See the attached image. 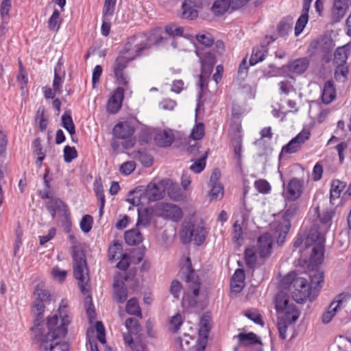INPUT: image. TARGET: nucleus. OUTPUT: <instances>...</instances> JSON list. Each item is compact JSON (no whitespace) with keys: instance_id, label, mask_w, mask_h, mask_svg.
Instances as JSON below:
<instances>
[{"instance_id":"obj_1","label":"nucleus","mask_w":351,"mask_h":351,"mask_svg":"<svg viewBox=\"0 0 351 351\" xmlns=\"http://www.w3.org/2000/svg\"><path fill=\"white\" fill-rule=\"evenodd\" d=\"M47 304L34 301L32 313L35 315L34 325L31 327L32 339L34 343L39 344V351H51L59 344L58 339H64L67 332V327L71 322L69 314V304L66 300H62L58 313L49 316L47 322L43 321Z\"/></svg>"},{"instance_id":"obj_2","label":"nucleus","mask_w":351,"mask_h":351,"mask_svg":"<svg viewBox=\"0 0 351 351\" xmlns=\"http://www.w3.org/2000/svg\"><path fill=\"white\" fill-rule=\"evenodd\" d=\"M310 284L304 278L295 277L293 275H287L281 282L282 285L292 291L293 299L299 304H302L311 297V290L317 289L322 287L324 282V272L320 270L312 271L309 274Z\"/></svg>"},{"instance_id":"obj_3","label":"nucleus","mask_w":351,"mask_h":351,"mask_svg":"<svg viewBox=\"0 0 351 351\" xmlns=\"http://www.w3.org/2000/svg\"><path fill=\"white\" fill-rule=\"evenodd\" d=\"M151 46V39L146 34H137L128 38L118 53L132 62L143 56Z\"/></svg>"},{"instance_id":"obj_4","label":"nucleus","mask_w":351,"mask_h":351,"mask_svg":"<svg viewBox=\"0 0 351 351\" xmlns=\"http://www.w3.org/2000/svg\"><path fill=\"white\" fill-rule=\"evenodd\" d=\"M72 258L74 277L82 293L86 294L89 290L86 256L82 250L75 247L72 250Z\"/></svg>"},{"instance_id":"obj_5","label":"nucleus","mask_w":351,"mask_h":351,"mask_svg":"<svg viewBox=\"0 0 351 351\" xmlns=\"http://www.w3.org/2000/svg\"><path fill=\"white\" fill-rule=\"evenodd\" d=\"M130 62L125 56L118 53L112 66L113 77L116 82L126 88L129 86L130 82V77L126 71Z\"/></svg>"},{"instance_id":"obj_6","label":"nucleus","mask_w":351,"mask_h":351,"mask_svg":"<svg viewBox=\"0 0 351 351\" xmlns=\"http://www.w3.org/2000/svg\"><path fill=\"white\" fill-rule=\"evenodd\" d=\"M206 229L201 226L189 223L185 226L182 232V243L186 244L193 240L197 245H201L205 241Z\"/></svg>"},{"instance_id":"obj_7","label":"nucleus","mask_w":351,"mask_h":351,"mask_svg":"<svg viewBox=\"0 0 351 351\" xmlns=\"http://www.w3.org/2000/svg\"><path fill=\"white\" fill-rule=\"evenodd\" d=\"M156 210L158 215L173 221H179L183 217L182 209L173 204L160 202L156 205Z\"/></svg>"},{"instance_id":"obj_8","label":"nucleus","mask_w":351,"mask_h":351,"mask_svg":"<svg viewBox=\"0 0 351 351\" xmlns=\"http://www.w3.org/2000/svg\"><path fill=\"white\" fill-rule=\"evenodd\" d=\"M283 186H285V184ZM284 187L285 189L282 192V195L285 199L295 202L298 199L302 194L304 180L298 178H293L289 180L287 185Z\"/></svg>"},{"instance_id":"obj_9","label":"nucleus","mask_w":351,"mask_h":351,"mask_svg":"<svg viewBox=\"0 0 351 351\" xmlns=\"http://www.w3.org/2000/svg\"><path fill=\"white\" fill-rule=\"evenodd\" d=\"M310 136V130L304 128L296 136L282 147L280 156L285 153L289 154L296 153L300 149L302 145L309 139Z\"/></svg>"},{"instance_id":"obj_10","label":"nucleus","mask_w":351,"mask_h":351,"mask_svg":"<svg viewBox=\"0 0 351 351\" xmlns=\"http://www.w3.org/2000/svg\"><path fill=\"white\" fill-rule=\"evenodd\" d=\"M124 98L123 87L118 86L112 93L106 104V110L109 114H117L121 108Z\"/></svg>"},{"instance_id":"obj_11","label":"nucleus","mask_w":351,"mask_h":351,"mask_svg":"<svg viewBox=\"0 0 351 351\" xmlns=\"http://www.w3.org/2000/svg\"><path fill=\"white\" fill-rule=\"evenodd\" d=\"M186 262L187 265L184 268H182V273L185 274V281L190 283L189 289L192 291L193 296L197 298L199 293V282L198 277L195 274L189 257L186 258Z\"/></svg>"},{"instance_id":"obj_12","label":"nucleus","mask_w":351,"mask_h":351,"mask_svg":"<svg viewBox=\"0 0 351 351\" xmlns=\"http://www.w3.org/2000/svg\"><path fill=\"white\" fill-rule=\"evenodd\" d=\"M45 205L53 219L56 218L57 212L60 215H68L67 205L58 197L51 196L49 200L45 202Z\"/></svg>"},{"instance_id":"obj_13","label":"nucleus","mask_w":351,"mask_h":351,"mask_svg":"<svg viewBox=\"0 0 351 351\" xmlns=\"http://www.w3.org/2000/svg\"><path fill=\"white\" fill-rule=\"evenodd\" d=\"M273 245V239L269 233L266 232L261 235L257 240L256 250L261 258H266L271 254Z\"/></svg>"},{"instance_id":"obj_14","label":"nucleus","mask_w":351,"mask_h":351,"mask_svg":"<svg viewBox=\"0 0 351 351\" xmlns=\"http://www.w3.org/2000/svg\"><path fill=\"white\" fill-rule=\"evenodd\" d=\"M348 8V0H335L331 10L330 22L332 24L340 22Z\"/></svg>"},{"instance_id":"obj_15","label":"nucleus","mask_w":351,"mask_h":351,"mask_svg":"<svg viewBox=\"0 0 351 351\" xmlns=\"http://www.w3.org/2000/svg\"><path fill=\"white\" fill-rule=\"evenodd\" d=\"M134 132V128L128 121H122L116 124L113 128V136L120 139L130 138Z\"/></svg>"},{"instance_id":"obj_16","label":"nucleus","mask_w":351,"mask_h":351,"mask_svg":"<svg viewBox=\"0 0 351 351\" xmlns=\"http://www.w3.org/2000/svg\"><path fill=\"white\" fill-rule=\"evenodd\" d=\"M201 3L190 0H185L182 5L181 17L184 19L193 20L198 16L196 8H199Z\"/></svg>"},{"instance_id":"obj_17","label":"nucleus","mask_w":351,"mask_h":351,"mask_svg":"<svg viewBox=\"0 0 351 351\" xmlns=\"http://www.w3.org/2000/svg\"><path fill=\"white\" fill-rule=\"evenodd\" d=\"M310 60L307 57L300 58L291 61L288 64L289 72L295 75L303 74L308 68Z\"/></svg>"},{"instance_id":"obj_18","label":"nucleus","mask_w":351,"mask_h":351,"mask_svg":"<svg viewBox=\"0 0 351 351\" xmlns=\"http://www.w3.org/2000/svg\"><path fill=\"white\" fill-rule=\"evenodd\" d=\"M154 141L159 147H169L174 141V135L170 130H160L155 134Z\"/></svg>"},{"instance_id":"obj_19","label":"nucleus","mask_w":351,"mask_h":351,"mask_svg":"<svg viewBox=\"0 0 351 351\" xmlns=\"http://www.w3.org/2000/svg\"><path fill=\"white\" fill-rule=\"evenodd\" d=\"M114 299L118 303H123L128 298V289L124 282L118 279L114 280Z\"/></svg>"},{"instance_id":"obj_20","label":"nucleus","mask_w":351,"mask_h":351,"mask_svg":"<svg viewBox=\"0 0 351 351\" xmlns=\"http://www.w3.org/2000/svg\"><path fill=\"white\" fill-rule=\"evenodd\" d=\"M336 97V90L335 84L332 81H327L324 83L322 94V100L325 104H330Z\"/></svg>"},{"instance_id":"obj_21","label":"nucleus","mask_w":351,"mask_h":351,"mask_svg":"<svg viewBox=\"0 0 351 351\" xmlns=\"http://www.w3.org/2000/svg\"><path fill=\"white\" fill-rule=\"evenodd\" d=\"M339 298L332 302L328 308V310L324 313L322 315V322L324 324L329 323L332 317L336 315L337 312L341 308L343 301Z\"/></svg>"},{"instance_id":"obj_22","label":"nucleus","mask_w":351,"mask_h":351,"mask_svg":"<svg viewBox=\"0 0 351 351\" xmlns=\"http://www.w3.org/2000/svg\"><path fill=\"white\" fill-rule=\"evenodd\" d=\"M310 242L314 243L315 245H324V234L319 230L316 226H313L307 234L306 239V245H308Z\"/></svg>"},{"instance_id":"obj_23","label":"nucleus","mask_w":351,"mask_h":351,"mask_svg":"<svg viewBox=\"0 0 351 351\" xmlns=\"http://www.w3.org/2000/svg\"><path fill=\"white\" fill-rule=\"evenodd\" d=\"M351 47L349 44L338 47L334 53V61L339 66H343L350 54Z\"/></svg>"},{"instance_id":"obj_24","label":"nucleus","mask_w":351,"mask_h":351,"mask_svg":"<svg viewBox=\"0 0 351 351\" xmlns=\"http://www.w3.org/2000/svg\"><path fill=\"white\" fill-rule=\"evenodd\" d=\"M164 191L156 184H149L145 189V197L149 202L159 200L163 197Z\"/></svg>"},{"instance_id":"obj_25","label":"nucleus","mask_w":351,"mask_h":351,"mask_svg":"<svg viewBox=\"0 0 351 351\" xmlns=\"http://www.w3.org/2000/svg\"><path fill=\"white\" fill-rule=\"evenodd\" d=\"M195 53L199 58L201 64L215 65L216 62L215 56L210 50L205 51V49L197 46Z\"/></svg>"},{"instance_id":"obj_26","label":"nucleus","mask_w":351,"mask_h":351,"mask_svg":"<svg viewBox=\"0 0 351 351\" xmlns=\"http://www.w3.org/2000/svg\"><path fill=\"white\" fill-rule=\"evenodd\" d=\"M280 313L283 314V317L281 319L289 322V324H295L300 315V312L296 305L293 303L291 304L289 307L285 308Z\"/></svg>"},{"instance_id":"obj_27","label":"nucleus","mask_w":351,"mask_h":351,"mask_svg":"<svg viewBox=\"0 0 351 351\" xmlns=\"http://www.w3.org/2000/svg\"><path fill=\"white\" fill-rule=\"evenodd\" d=\"M267 53L266 47L263 45L256 46L252 49V53L250 58V64L254 66L258 62H262Z\"/></svg>"},{"instance_id":"obj_28","label":"nucleus","mask_w":351,"mask_h":351,"mask_svg":"<svg viewBox=\"0 0 351 351\" xmlns=\"http://www.w3.org/2000/svg\"><path fill=\"white\" fill-rule=\"evenodd\" d=\"M241 344L244 346L258 344V348H262L261 340L256 334L253 332L244 333L241 332L237 335Z\"/></svg>"},{"instance_id":"obj_29","label":"nucleus","mask_w":351,"mask_h":351,"mask_svg":"<svg viewBox=\"0 0 351 351\" xmlns=\"http://www.w3.org/2000/svg\"><path fill=\"white\" fill-rule=\"evenodd\" d=\"M125 241L129 245H136L143 241V236L137 229H132L125 232Z\"/></svg>"},{"instance_id":"obj_30","label":"nucleus","mask_w":351,"mask_h":351,"mask_svg":"<svg viewBox=\"0 0 351 351\" xmlns=\"http://www.w3.org/2000/svg\"><path fill=\"white\" fill-rule=\"evenodd\" d=\"M230 6H232V3L230 0H216L211 9L215 15L221 16L225 14Z\"/></svg>"},{"instance_id":"obj_31","label":"nucleus","mask_w":351,"mask_h":351,"mask_svg":"<svg viewBox=\"0 0 351 351\" xmlns=\"http://www.w3.org/2000/svg\"><path fill=\"white\" fill-rule=\"evenodd\" d=\"M324 245H314L312 254L310 256V262L315 265H320L323 261Z\"/></svg>"},{"instance_id":"obj_32","label":"nucleus","mask_w":351,"mask_h":351,"mask_svg":"<svg viewBox=\"0 0 351 351\" xmlns=\"http://www.w3.org/2000/svg\"><path fill=\"white\" fill-rule=\"evenodd\" d=\"M291 304L289 302V297L286 293L281 292L276 295L275 307L277 313H280L285 308L289 307Z\"/></svg>"},{"instance_id":"obj_33","label":"nucleus","mask_w":351,"mask_h":351,"mask_svg":"<svg viewBox=\"0 0 351 351\" xmlns=\"http://www.w3.org/2000/svg\"><path fill=\"white\" fill-rule=\"evenodd\" d=\"M122 243L118 240H114L108 248V259L113 261L119 258L122 254Z\"/></svg>"},{"instance_id":"obj_34","label":"nucleus","mask_w":351,"mask_h":351,"mask_svg":"<svg viewBox=\"0 0 351 351\" xmlns=\"http://www.w3.org/2000/svg\"><path fill=\"white\" fill-rule=\"evenodd\" d=\"M290 228L291 221L289 220H283L282 222H280L278 224L276 230L278 232V237L277 239V243L278 245H282Z\"/></svg>"},{"instance_id":"obj_35","label":"nucleus","mask_w":351,"mask_h":351,"mask_svg":"<svg viewBox=\"0 0 351 351\" xmlns=\"http://www.w3.org/2000/svg\"><path fill=\"white\" fill-rule=\"evenodd\" d=\"M258 252L254 246L247 247L245 250V261L246 265L250 269H254L257 263Z\"/></svg>"},{"instance_id":"obj_36","label":"nucleus","mask_w":351,"mask_h":351,"mask_svg":"<svg viewBox=\"0 0 351 351\" xmlns=\"http://www.w3.org/2000/svg\"><path fill=\"white\" fill-rule=\"evenodd\" d=\"M346 184L339 180H335L332 182L330 191V199L332 202V199L339 198L341 191L346 187Z\"/></svg>"},{"instance_id":"obj_37","label":"nucleus","mask_w":351,"mask_h":351,"mask_svg":"<svg viewBox=\"0 0 351 351\" xmlns=\"http://www.w3.org/2000/svg\"><path fill=\"white\" fill-rule=\"evenodd\" d=\"M315 215L319 217L320 221L324 226L325 229H328L330 226V222L334 216L335 213L332 210L326 209L322 213H319V207L314 209Z\"/></svg>"},{"instance_id":"obj_38","label":"nucleus","mask_w":351,"mask_h":351,"mask_svg":"<svg viewBox=\"0 0 351 351\" xmlns=\"http://www.w3.org/2000/svg\"><path fill=\"white\" fill-rule=\"evenodd\" d=\"M293 25V18L291 16L282 19L278 25V33L280 36H287L291 30Z\"/></svg>"},{"instance_id":"obj_39","label":"nucleus","mask_w":351,"mask_h":351,"mask_svg":"<svg viewBox=\"0 0 351 351\" xmlns=\"http://www.w3.org/2000/svg\"><path fill=\"white\" fill-rule=\"evenodd\" d=\"M125 310L128 314L133 315L139 317H142L138 302L135 298H131L128 301Z\"/></svg>"},{"instance_id":"obj_40","label":"nucleus","mask_w":351,"mask_h":351,"mask_svg":"<svg viewBox=\"0 0 351 351\" xmlns=\"http://www.w3.org/2000/svg\"><path fill=\"white\" fill-rule=\"evenodd\" d=\"M210 317L207 315H203L200 319L199 335V337L208 339L210 332Z\"/></svg>"},{"instance_id":"obj_41","label":"nucleus","mask_w":351,"mask_h":351,"mask_svg":"<svg viewBox=\"0 0 351 351\" xmlns=\"http://www.w3.org/2000/svg\"><path fill=\"white\" fill-rule=\"evenodd\" d=\"M300 213V204L298 202H292L287 205V209L284 215L283 220H289L299 215Z\"/></svg>"},{"instance_id":"obj_42","label":"nucleus","mask_w":351,"mask_h":351,"mask_svg":"<svg viewBox=\"0 0 351 351\" xmlns=\"http://www.w3.org/2000/svg\"><path fill=\"white\" fill-rule=\"evenodd\" d=\"M34 294L36 297V300L45 302L46 304L50 303V301H51L50 292L47 289H43L40 285H37L35 287Z\"/></svg>"},{"instance_id":"obj_43","label":"nucleus","mask_w":351,"mask_h":351,"mask_svg":"<svg viewBox=\"0 0 351 351\" xmlns=\"http://www.w3.org/2000/svg\"><path fill=\"white\" fill-rule=\"evenodd\" d=\"M61 23L62 20L60 19V12L57 9H55L52 15L49 19L48 27L51 31L58 32L60 29Z\"/></svg>"},{"instance_id":"obj_44","label":"nucleus","mask_w":351,"mask_h":351,"mask_svg":"<svg viewBox=\"0 0 351 351\" xmlns=\"http://www.w3.org/2000/svg\"><path fill=\"white\" fill-rule=\"evenodd\" d=\"M35 119L36 121H38L40 130L41 132L45 131L48 124V118L45 115V107L41 106L38 108Z\"/></svg>"},{"instance_id":"obj_45","label":"nucleus","mask_w":351,"mask_h":351,"mask_svg":"<svg viewBox=\"0 0 351 351\" xmlns=\"http://www.w3.org/2000/svg\"><path fill=\"white\" fill-rule=\"evenodd\" d=\"M94 191L95 193V195L97 199L99 202V213L101 215L103 213V210L105 206V195L103 189V186L101 184L95 182L94 183Z\"/></svg>"},{"instance_id":"obj_46","label":"nucleus","mask_w":351,"mask_h":351,"mask_svg":"<svg viewBox=\"0 0 351 351\" xmlns=\"http://www.w3.org/2000/svg\"><path fill=\"white\" fill-rule=\"evenodd\" d=\"M117 0H105L102 15L103 17H111L114 14Z\"/></svg>"},{"instance_id":"obj_47","label":"nucleus","mask_w":351,"mask_h":351,"mask_svg":"<svg viewBox=\"0 0 351 351\" xmlns=\"http://www.w3.org/2000/svg\"><path fill=\"white\" fill-rule=\"evenodd\" d=\"M209 186L211 187L209 193L211 200H217L219 196H223V187L221 184H209Z\"/></svg>"},{"instance_id":"obj_48","label":"nucleus","mask_w":351,"mask_h":351,"mask_svg":"<svg viewBox=\"0 0 351 351\" xmlns=\"http://www.w3.org/2000/svg\"><path fill=\"white\" fill-rule=\"evenodd\" d=\"M64 160L66 162H71L77 157V152L74 147L66 145L63 150Z\"/></svg>"},{"instance_id":"obj_49","label":"nucleus","mask_w":351,"mask_h":351,"mask_svg":"<svg viewBox=\"0 0 351 351\" xmlns=\"http://www.w3.org/2000/svg\"><path fill=\"white\" fill-rule=\"evenodd\" d=\"M254 187L259 193L263 194L269 193L271 191V186L265 180L260 179L255 181Z\"/></svg>"},{"instance_id":"obj_50","label":"nucleus","mask_w":351,"mask_h":351,"mask_svg":"<svg viewBox=\"0 0 351 351\" xmlns=\"http://www.w3.org/2000/svg\"><path fill=\"white\" fill-rule=\"evenodd\" d=\"M308 20V16L301 14L296 21L295 26V35L299 36L304 29Z\"/></svg>"},{"instance_id":"obj_51","label":"nucleus","mask_w":351,"mask_h":351,"mask_svg":"<svg viewBox=\"0 0 351 351\" xmlns=\"http://www.w3.org/2000/svg\"><path fill=\"white\" fill-rule=\"evenodd\" d=\"M11 1L10 0H3L0 6L1 16L4 22L6 20H9V12L11 8Z\"/></svg>"},{"instance_id":"obj_52","label":"nucleus","mask_w":351,"mask_h":351,"mask_svg":"<svg viewBox=\"0 0 351 351\" xmlns=\"http://www.w3.org/2000/svg\"><path fill=\"white\" fill-rule=\"evenodd\" d=\"M206 156H202L197 159L193 164L190 166V169L195 173L202 172L206 167Z\"/></svg>"},{"instance_id":"obj_53","label":"nucleus","mask_w":351,"mask_h":351,"mask_svg":"<svg viewBox=\"0 0 351 351\" xmlns=\"http://www.w3.org/2000/svg\"><path fill=\"white\" fill-rule=\"evenodd\" d=\"M245 315L249 319L253 321L254 323H256L258 325H261L262 326L264 325V322L262 319V316L258 313V311H256V310L247 311L245 312Z\"/></svg>"},{"instance_id":"obj_54","label":"nucleus","mask_w":351,"mask_h":351,"mask_svg":"<svg viewBox=\"0 0 351 351\" xmlns=\"http://www.w3.org/2000/svg\"><path fill=\"white\" fill-rule=\"evenodd\" d=\"M92 223L93 217L90 215H86L82 217L80 221V228L84 232L87 233L90 231Z\"/></svg>"},{"instance_id":"obj_55","label":"nucleus","mask_w":351,"mask_h":351,"mask_svg":"<svg viewBox=\"0 0 351 351\" xmlns=\"http://www.w3.org/2000/svg\"><path fill=\"white\" fill-rule=\"evenodd\" d=\"M183 28L178 27L175 24H170L166 26L165 32L172 37L181 36L183 33Z\"/></svg>"},{"instance_id":"obj_56","label":"nucleus","mask_w":351,"mask_h":351,"mask_svg":"<svg viewBox=\"0 0 351 351\" xmlns=\"http://www.w3.org/2000/svg\"><path fill=\"white\" fill-rule=\"evenodd\" d=\"M51 275L53 279L58 280L60 282L64 281L67 272L65 270L61 269L58 266L53 267L51 270Z\"/></svg>"},{"instance_id":"obj_57","label":"nucleus","mask_w":351,"mask_h":351,"mask_svg":"<svg viewBox=\"0 0 351 351\" xmlns=\"http://www.w3.org/2000/svg\"><path fill=\"white\" fill-rule=\"evenodd\" d=\"M241 125L239 123H232L229 130V135L234 140L241 139Z\"/></svg>"},{"instance_id":"obj_58","label":"nucleus","mask_w":351,"mask_h":351,"mask_svg":"<svg viewBox=\"0 0 351 351\" xmlns=\"http://www.w3.org/2000/svg\"><path fill=\"white\" fill-rule=\"evenodd\" d=\"M191 136L194 140H199L204 135V126L202 123L195 125L191 132Z\"/></svg>"},{"instance_id":"obj_59","label":"nucleus","mask_w":351,"mask_h":351,"mask_svg":"<svg viewBox=\"0 0 351 351\" xmlns=\"http://www.w3.org/2000/svg\"><path fill=\"white\" fill-rule=\"evenodd\" d=\"M278 86L280 95H288L291 91L295 90L293 85L288 80L280 82Z\"/></svg>"},{"instance_id":"obj_60","label":"nucleus","mask_w":351,"mask_h":351,"mask_svg":"<svg viewBox=\"0 0 351 351\" xmlns=\"http://www.w3.org/2000/svg\"><path fill=\"white\" fill-rule=\"evenodd\" d=\"M136 165L134 161H128L123 162L120 168V172L123 175H130L135 169Z\"/></svg>"},{"instance_id":"obj_61","label":"nucleus","mask_w":351,"mask_h":351,"mask_svg":"<svg viewBox=\"0 0 351 351\" xmlns=\"http://www.w3.org/2000/svg\"><path fill=\"white\" fill-rule=\"evenodd\" d=\"M197 40L199 44L204 46V47H202L205 49V51L209 50L208 47H210L213 44V40L210 36L205 34L197 35Z\"/></svg>"},{"instance_id":"obj_62","label":"nucleus","mask_w":351,"mask_h":351,"mask_svg":"<svg viewBox=\"0 0 351 351\" xmlns=\"http://www.w3.org/2000/svg\"><path fill=\"white\" fill-rule=\"evenodd\" d=\"M289 324H290L289 322L282 319H280V320L278 322L277 326L279 332V336L282 339H285L287 337V331Z\"/></svg>"},{"instance_id":"obj_63","label":"nucleus","mask_w":351,"mask_h":351,"mask_svg":"<svg viewBox=\"0 0 351 351\" xmlns=\"http://www.w3.org/2000/svg\"><path fill=\"white\" fill-rule=\"evenodd\" d=\"M182 286L178 280H173L170 287V292L171 295L176 299L180 296Z\"/></svg>"},{"instance_id":"obj_64","label":"nucleus","mask_w":351,"mask_h":351,"mask_svg":"<svg viewBox=\"0 0 351 351\" xmlns=\"http://www.w3.org/2000/svg\"><path fill=\"white\" fill-rule=\"evenodd\" d=\"M182 319L180 313H176L170 319L171 326H173V332H177L180 329V326L182 324Z\"/></svg>"}]
</instances>
